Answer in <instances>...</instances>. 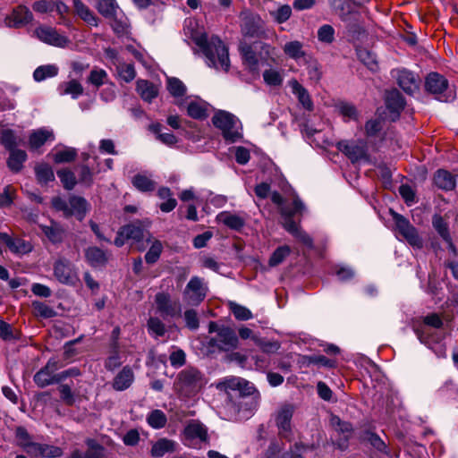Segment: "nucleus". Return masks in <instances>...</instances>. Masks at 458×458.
Masks as SVG:
<instances>
[{"mask_svg": "<svg viewBox=\"0 0 458 458\" xmlns=\"http://www.w3.org/2000/svg\"><path fill=\"white\" fill-rule=\"evenodd\" d=\"M192 39L205 55L208 66L225 72L229 70L228 49L220 38L214 36L208 38L206 34H199L193 36Z\"/></svg>", "mask_w": 458, "mask_h": 458, "instance_id": "obj_1", "label": "nucleus"}, {"mask_svg": "<svg viewBox=\"0 0 458 458\" xmlns=\"http://www.w3.org/2000/svg\"><path fill=\"white\" fill-rule=\"evenodd\" d=\"M205 383V378L199 370L188 367L178 373L174 386L180 395L190 397L199 393Z\"/></svg>", "mask_w": 458, "mask_h": 458, "instance_id": "obj_2", "label": "nucleus"}, {"mask_svg": "<svg viewBox=\"0 0 458 458\" xmlns=\"http://www.w3.org/2000/svg\"><path fill=\"white\" fill-rule=\"evenodd\" d=\"M213 124L222 131L228 142H236L242 138L240 122L236 116L226 111L216 112L212 118Z\"/></svg>", "mask_w": 458, "mask_h": 458, "instance_id": "obj_3", "label": "nucleus"}, {"mask_svg": "<svg viewBox=\"0 0 458 458\" xmlns=\"http://www.w3.org/2000/svg\"><path fill=\"white\" fill-rule=\"evenodd\" d=\"M425 89L440 101L448 102L454 98V95L451 92L446 93L448 89L447 80L437 72H431L426 77Z\"/></svg>", "mask_w": 458, "mask_h": 458, "instance_id": "obj_4", "label": "nucleus"}, {"mask_svg": "<svg viewBox=\"0 0 458 458\" xmlns=\"http://www.w3.org/2000/svg\"><path fill=\"white\" fill-rule=\"evenodd\" d=\"M208 287L202 278L192 276L183 291V301L191 306L199 305L207 296Z\"/></svg>", "mask_w": 458, "mask_h": 458, "instance_id": "obj_5", "label": "nucleus"}, {"mask_svg": "<svg viewBox=\"0 0 458 458\" xmlns=\"http://www.w3.org/2000/svg\"><path fill=\"white\" fill-rule=\"evenodd\" d=\"M183 444L191 448H198L208 441L207 428L197 420L191 421L183 430Z\"/></svg>", "mask_w": 458, "mask_h": 458, "instance_id": "obj_6", "label": "nucleus"}, {"mask_svg": "<svg viewBox=\"0 0 458 458\" xmlns=\"http://www.w3.org/2000/svg\"><path fill=\"white\" fill-rule=\"evenodd\" d=\"M239 344L235 332L228 327H221L218 334L211 337L208 345L220 351L228 352L236 349Z\"/></svg>", "mask_w": 458, "mask_h": 458, "instance_id": "obj_7", "label": "nucleus"}, {"mask_svg": "<svg viewBox=\"0 0 458 458\" xmlns=\"http://www.w3.org/2000/svg\"><path fill=\"white\" fill-rule=\"evenodd\" d=\"M33 35L41 42L56 47H65L70 43L68 38L57 31L56 29L40 25L37 27Z\"/></svg>", "mask_w": 458, "mask_h": 458, "instance_id": "obj_8", "label": "nucleus"}, {"mask_svg": "<svg viewBox=\"0 0 458 458\" xmlns=\"http://www.w3.org/2000/svg\"><path fill=\"white\" fill-rule=\"evenodd\" d=\"M54 276L63 284L74 285L79 281L74 266L65 259H59L55 262Z\"/></svg>", "mask_w": 458, "mask_h": 458, "instance_id": "obj_9", "label": "nucleus"}, {"mask_svg": "<svg viewBox=\"0 0 458 458\" xmlns=\"http://www.w3.org/2000/svg\"><path fill=\"white\" fill-rule=\"evenodd\" d=\"M392 215L399 233L407 240V242L415 248H422V240L419 236L415 227L412 226L402 215L393 211Z\"/></svg>", "mask_w": 458, "mask_h": 458, "instance_id": "obj_10", "label": "nucleus"}, {"mask_svg": "<svg viewBox=\"0 0 458 458\" xmlns=\"http://www.w3.org/2000/svg\"><path fill=\"white\" fill-rule=\"evenodd\" d=\"M337 148L344 153L352 162L369 160L367 144L363 140H342L337 143Z\"/></svg>", "mask_w": 458, "mask_h": 458, "instance_id": "obj_11", "label": "nucleus"}, {"mask_svg": "<svg viewBox=\"0 0 458 458\" xmlns=\"http://www.w3.org/2000/svg\"><path fill=\"white\" fill-rule=\"evenodd\" d=\"M294 412V407L291 404L283 405L276 414V425L281 437L291 440V420Z\"/></svg>", "mask_w": 458, "mask_h": 458, "instance_id": "obj_12", "label": "nucleus"}, {"mask_svg": "<svg viewBox=\"0 0 458 458\" xmlns=\"http://www.w3.org/2000/svg\"><path fill=\"white\" fill-rule=\"evenodd\" d=\"M33 18L32 12L26 5L20 4L5 16L4 24L8 28L19 29L30 23Z\"/></svg>", "mask_w": 458, "mask_h": 458, "instance_id": "obj_13", "label": "nucleus"}, {"mask_svg": "<svg viewBox=\"0 0 458 458\" xmlns=\"http://www.w3.org/2000/svg\"><path fill=\"white\" fill-rule=\"evenodd\" d=\"M242 31L245 36L259 37L263 29V21L259 15L244 11L241 13Z\"/></svg>", "mask_w": 458, "mask_h": 458, "instance_id": "obj_14", "label": "nucleus"}, {"mask_svg": "<svg viewBox=\"0 0 458 458\" xmlns=\"http://www.w3.org/2000/svg\"><path fill=\"white\" fill-rule=\"evenodd\" d=\"M32 9L39 14L56 13L60 18H64L69 7L61 0H38L32 4Z\"/></svg>", "mask_w": 458, "mask_h": 458, "instance_id": "obj_15", "label": "nucleus"}, {"mask_svg": "<svg viewBox=\"0 0 458 458\" xmlns=\"http://www.w3.org/2000/svg\"><path fill=\"white\" fill-rule=\"evenodd\" d=\"M157 311L163 316L174 317L180 314L181 310L176 302H174L169 293H157L155 296Z\"/></svg>", "mask_w": 458, "mask_h": 458, "instance_id": "obj_16", "label": "nucleus"}, {"mask_svg": "<svg viewBox=\"0 0 458 458\" xmlns=\"http://www.w3.org/2000/svg\"><path fill=\"white\" fill-rule=\"evenodd\" d=\"M57 369V363L55 360H49L47 365L38 371L34 376V381L39 387H45L54 383H58L57 374L55 372Z\"/></svg>", "mask_w": 458, "mask_h": 458, "instance_id": "obj_17", "label": "nucleus"}, {"mask_svg": "<svg viewBox=\"0 0 458 458\" xmlns=\"http://www.w3.org/2000/svg\"><path fill=\"white\" fill-rule=\"evenodd\" d=\"M0 241L5 243L12 253L19 256L28 254L33 249L30 242L21 238H13L6 233L0 232Z\"/></svg>", "mask_w": 458, "mask_h": 458, "instance_id": "obj_18", "label": "nucleus"}, {"mask_svg": "<svg viewBox=\"0 0 458 458\" xmlns=\"http://www.w3.org/2000/svg\"><path fill=\"white\" fill-rule=\"evenodd\" d=\"M393 76L396 78L397 83L407 94H413L419 89V83L415 75L405 69L395 70Z\"/></svg>", "mask_w": 458, "mask_h": 458, "instance_id": "obj_19", "label": "nucleus"}, {"mask_svg": "<svg viewBox=\"0 0 458 458\" xmlns=\"http://www.w3.org/2000/svg\"><path fill=\"white\" fill-rule=\"evenodd\" d=\"M177 446L178 444L175 441L162 437L152 444L150 454L154 458H161L166 454L174 453Z\"/></svg>", "mask_w": 458, "mask_h": 458, "instance_id": "obj_20", "label": "nucleus"}, {"mask_svg": "<svg viewBox=\"0 0 458 458\" xmlns=\"http://www.w3.org/2000/svg\"><path fill=\"white\" fill-rule=\"evenodd\" d=\"M150 221L145 220L143 222L137 221L131 225L122 227V233H126L127 239H131L135 242H140L146 236L145 228L148 227Z\"/></svg>", "mask_w": 458, "mask_h": 458, "instance_id": "obj_21", "label": "nucleus"}, {"mask_svg": "<svg viewBox=\"0 0 458 458\" xmlns=\"http://www.w3.org/2000/svg\"><path fill=\"white\" fill-rule=\"evenodd\" d=\"M55 140L54 132L47 128H40L31 131L29 137V145L31 150H37L47 140Z\"/></svg>", "mask_w": 458, "mask_h": 458, "instance_id": "obj_22", "label": "nucleus"}, {"mask_svg": "<svg viewBox=\"0 0 458 458\" xmlns=\"http://www.w3.org/2000/svg\"><path fill=\"white\" fill-rule=\"evenodd\" d=\"M28 454L43 458H55L60 457L63 451L58 446L35 442Z\"/></svg>", "mask_w": 458, "mask_h": 458, "instance_id": "obj_23", "label": "nucleus"}, {"mask_svg": "<svg viewBox=\"0 0 458 458\" xmlns=\"http://www.w3.org/2000/svg\"><path fill=\"white\" fill-rule=\"evenodd\" d=\"M386 108L394 114L392 119L394 120L398 117L401 110L403 109L405 103L401 93L398 90L394 89L386 93Z\"/></svg>", "mask_w": 458, "mask_h": 458, "instance_id": "obj_24", "label": "nucleus"}, {"mask_svg": "<svg viewBox=\"0 0 458 458\" xmlns=\"http://www.w3.org/2000/svg\"><path fill=\"white\" fill-rule=\"evenodd\" d=\"M435 185L445 191H453L456 186L455 177L446 170L439 169L434 175Z\"/></svg>", "mask_w": 458, "mask_h": 458, "instance_id": "obj_25", "label": "nucleus"}, {"mask_svg": "<svg viewBox=\"0 0 458 458\" xmlns=\"http://www.w3.org/2000/svg\"><path fill=\"white\" fill-rule=\"evenodd\" d=\"M136 90L140 98L148 103L157 97L159 91L157 85L146 80L137 81Z\"/></svg>", "mask_w": 458, "mask_h": 458, "instance_id": "obj_26", "label": "nucleus"}, {"mask_svg": "<svg viewBox=\"0 0 458 458\" xmlns=\"http://www.w3.org/2000/svg\"><path fill=\"white\" fill-rule=\"evenodd\" d=\"M87 201L81 197L72 196L69 199V207L67 216H75L79 220H82L87 212Z\"/></svg>", "mask_w": 458, "mask_h": 458, "instance_id": "obj_27", "label": "nucleus"}, {"mask_svg": "<svg viewBox=\"0 0 458 458\" xmlns=\"http://www.w3.org/2000/svg\"><path fill=\"white\" fill-rule=\"evenodd\" d=\"M134 380V374L132 369L125 366L117 374L113 382V387L117 391H123L131 386Z\"/></svg>", "mask_w": 458, "mask_h": 458, "instance_id": "obj_28", "label": "nucleus"}, {"mask_svg": "<svg viewBox=\"0 0 458 458\" xmlns=\"http://www.w3.org/2000/svg\"><path fill=\"white\" fill-rule=\"evenodd\" d=\"M61 96L70 95L73 99H77L83 93L82 85L76 80H71L59 84L57 88Z\"/></svg>", "mask_w": 458, "mask_h": 458, "instance_id": "obj_29", "label": "nucleus"}, {"mask_svg": "<svg viewBox=\"0 0 458 458\" xmlns=\"http://www.w3.org/2000/svg\"><path fill=\"white\" fill-rule=\"evenodd\" d=\"M284 229L287 232H289L293 236H294L298 241L303 243L305 246L312 248V238L306 232L301 230V228L294 221L286 220L284 224Z\"/></svg>", "mask_w": 458, "mask_h": 458, "instance_id": "obj_30", "label": "nucleus"}, {"mask_svg": "<svg viewBox=\"0 0 458 458\" xmlns=\"http://www.w3.org/2000/svg\"><path fill=\"white\" fill-rule=\"evenodd\" d=\"M87 261L92 267L105 266L108 260L106 253L98 247H89L85 251Z\"/></svg>", "mask_w": 458, "mask_h": 458, "instance_id": "obj_31", "label": "nucleus"}, {"mask_svg": "<svg viewBox=\"0 0 458 458\" xmlns=\"http://www.w3.org/2000/svg\"><path fill=\"white\" fill-rule=\"evenodd\" d=\"M304 209L305 206L298 197L294 198L291 206H282L280 208V213L284 220L283 225L284 226L286 220L293 221V216L297 214H301Z\"/></svg>", "mask_w": 458, "mask_h": 458, "instance_id": "obj_32", "label": "nucleus"}, {"mask_svg": "<svg viewBox=\"0 0 458 458\" xmlns=\"http://www.w3.org/2000/svg\"><path fill=\"white\" fill-rule=\"evenodd\" d=\"M217 220L233 230H240L245 225L243 217L227 211L219 213L217 215Z\"/></svg>", "mask_w": 458, "mask_h": 458, "instance_id": "obj_33", "label": "nucleus"}, {"mask_svg": "<svg viewBox=\"0 0 458 458\" xmlns=\"http://www.w3.org/2000/svg\"><path fill=\"white\" fill-rule=\"evenodd\" d=\"M289 84L292 88L293 93L297 96L303 107L307 110H312L313 103L308 91L296 80H292Z\"/></svg>", "mask_w": 458, "mask_h": 458, "instance_id": "obj_34", "label": "nucleus"}, {"mask_svg": "<svg viewBox=\"0 0 458 458\" xmlns=\"http://www.w3.org/2000/svg\"><path fill=\"white\" fill-rule=\"evenodd\" d=\"M73 6L76 13L88 24L98 26V18L93 12L81 0H73Z\"/></svg>", "mask_w": 458, "mask_h": 458, "instance_id": "obj_35", "label": "nucleus"}, {"mask_svg": "<svg viewBox=\"0 0 458 458\" xmlns=\"http://www.w3.org/2000/svg\"><path fill=\"white\" fill-rule=\"evenodd\" d=\"M27 159V154L21 149L10 150V156L7 160V165L13 172H19Z\"/></svg>", "mask_w": 458, "mask_h": 458, "instance_id": "obj_36", "label": "nucleus"}, {"mask_svg": "<svg viewBox=\"0 0 458 458\" xmlns=\"http://www.w3.org/2000/svg\"><path fill=\"white\" fill-rule=\"evenodd\" d=\"M96 8L106 18L116 17L119 6L115 0H97Z\"/></svg>", "mask_w": 458, "mask_h": 458, "instance_id": "obj_37", "label": "nucleus"}, {"mask_svg": "<svg viewBox=\"0 0 458 458\" xmlns=\"http://www.w3.org/2000/svg\"><path fill=\"white\" fill-rule=\"evenodd\" d=\"M187 114L194 119H204L208 116L207 105L200 100H192L186 106Z\"/></svg>", "mask_w": 458, "mask_h": 458, "instance_id": "obj_38", "label": "nucleus"}, {"mask_svg": "<svg viewBox=\"0 0 458 458\" xmlns=\"http://www.w3.org/2000/svg\"><path fill=\"white\" fill-rule=\"evenodd\" d=\"M283 49H284V54L288 57H290L295 61H298L301 58H303L306 55L305 51L303 50V44L298 40L287 42L284 46Z\"/></svg>", "mask_w": 458, "mask_h": 458, "instance_id": "obj_39", "label": "nucleus"}, {"mask_svg": "<svg viewBox=\"0 0 458 458\" xmlns=\"http://www.w3.org/2000/svg\"><path fill=\"white\" fill-rule=\"evenodd\" d=\"M41 229L51 242L59 243L63 242L64 231L58 225L53 223L51 225L42 226Z\"/></svg>", "mask_w": 458, "mask_h": 458, "instance_id": "obj_40", "label": "nucleus"}, {"mask_svg": "<svg viewBox=\"0 0 458 458\" xmlns=\"http://www.w3.org/2000/svg\"><path fill=\"white\" fill-rule=\"evenodd\" d=\"M58 67L55 64H47L38 66L33 72V78L36 81H42L47 78H53L58 74Z\"/></svg>", "mask_w": 458, "mask_h": 458, "instance_id": "obj_41", "label": "nucleus"}, {"mask_svg": "<svg viewBox=\"0 0 458 458\" xmlns=\"http://www.w3.org/2000/svg\"><path fill=\"white\" fill-rule=\"evenodd\" d=\"M37 180L41 184H47L55 180L52 167L47 164H39L35 167Z\"/></svg>", "mask_w": 458, "mask_h": 458, "instance_id": "obj_42", "label": "nucleus"}, {"mask_svg": "<svg viewBox=\"0 0 458 458\" xmlns=\"http://www.w3.org/2000/svg\"><path fill=\"white\" fill-rule=\"evenodd\" d=\"M433 227L441 236V238L449 243L452 244V239L449 233V228L447 223L443 219V217L439 215H435L432 219Z\"/></svg>", "mask_w": 458, "mask_h": 458, "instance_id": "obj_43", "label": "nucleus"}, {"mask_svg": "<svg viewBox=\"0 0 458 458\" xmlns=\"http://www.w3.org/2000/svg\"><path fill=\"white\" fill-rule=\"evenodd\" d=\"M15 437L17 439V445L29 454L31 449V445H33L35 442L32 441L27 429L23 427H18L15 430Z\"/></svg>", "mask_w": 458, "mask_h": 458, "instance_id": "obj_44", "label": "nucleus"}, {"mask_svg": "<svg viewBox=\"0 0 458 458\" xmlns=\"http://www.w3.org/2000/svg\"><path fill=\"white\" fill-rule=\"evenodd\" d=\"M161 128L162 125L158 123H152L148 127L149 131L156 134L157 139L159 140L162 143L167 146L174 145L177 142L176 137L170 132L162 133Z\"/></svg>", "mask_w": 458, "mask_h": 458, "instance_id": "obj_45", "label": "nucleus"}, {"mask_svg": "<svg viewBox=\"0 0 458 458\" xmlns=\"http://www.w3.org/2000/svg\"><path fill=\"white\" fill-rule=\"evenodd\" d=\"M147 422L151 428L159 429L165 426L167 418L161 410H154L147 416Z\"/></svg>", "mask_w": 458, "mask_h": 458, "instance_id": "obj_46", "label": "nucleus"}, {"mask_svg": "<svg viewBox=\"0 0 458 458\" xmlns=\"http://www.w3.org/2000/svg\"><path fill=\"white\" fill-rule=\"evenodd\" d=\"M133 186L140 191H152L156 182L145 174H137L132 179Z\"/></svg>", "mask_w": 458, "mask_h": 458, "instance_id": "obj_47", "label": "nucleus"}, {"mask_svg": "<svg viewBox=\"0 0 458 458\" xmlns=\"http://www.w3.org/2000/svg\"><path fill=\"white\" fill-rule=\"evenodd\" d=\"M147 327L148 334L155 338L165 335L166 332L165 324L158 318H149Z\"/></svg>", "mask_w": 458, "mask_h": 458, "instance_id": "obj_48", "label": "nucleus"}, {"mask_svg": "<svg viewBox=\"0 0 458 458\" xmlns=\"http://www.w3.org/2000/svg\"><path fill=\"white\" fill-rule=\"evenodd\" d=\"M167 89L175 98H180L186 93V86L183 82L174 77L167 79Z\"/></svg>", "mask_w": 458, "mask_h": 458, "instance_id": "obj_49", "label": "nucleus"}, {"mask_svg": "<svg viewBox=\"0 0 458 458\" xmlns=\"http://www.w3.org/2000/svg\"><path fill=\"white\" fill-rule=\"evenodd\" d=\"M108 75L107 72L100 68H94L91 70L89 76L88 78V82L95 86L96 88H99L102 85L107 83Z\"/></svg>", "mask_w": 458, "mask_h": 458, "instance_id": "obj_50", "label": "nucleus"}, {"mask_svg": "<svg viewBox=\"0 0 458 458\" xmlns=\"http://www.w3.org/2000/svg\"><path fill=\"white\" fill-rule=\"evenodd\" d=\"M291 253V249L287 245H283L275 250L268 260L270 267L280 265Z\"/></svg>", "mask_w": 458, "mask_h": 458, "instance_id": "obj_51", "label": "nucleus"}, {"mask_svg": "<svg viewBox=\"0 0 458 458\" xmlns=\"http://www.w3.org/2000/svg\"><path fill=\"white\" fill-rule=\"evenodd\" d=\"M357 55L359 60L363 63L370 71H376L377 69V62L373 53L365 48H360L357 50Z\"/></svg>", "mask_w": 458, "mask_h": 458, "instance_id": "obj_52", "label": "nucleus"}, {"mask_svg": "<svg viewBox=\"0 0 458 458\" xmlns=\"http://www.w3.org/2000/svg\"><path fill=\"white\" fill-rule=\"evenodd\" d=\"M274 21L279 24L288 21L292 15V8L289 4H282L277 9L269 12Z\"/></svg>", "mask_w": 458, "mask_h": 458, "instance_id": "obj_53", "label": "nucleus"}, {"mask_svg": "<svg viewBox=\"0 0 458 458\" xmlns=\"http://www.w3.org/2000/svg\"><path fill=\"white\" fill-rule=\"evenodd\" d=\"M119 77L125 82H130L136 77V72L132 64H116Z\"/></svg>", "mask_w": 458, "mask_h": 458, "instance_id": "obj_54", "label": "nucleus"}, {"mask_svg": "<svg viewBox=\"0 0 458 458\" xmlns=\"http://www.w3.org/2000/svg\"><path fill=\"white\" fill-rule=\"evenodd\" d=\"M229 309L238 320H249L252 318L251 311L245 306L240 305L236 302L230 301Z\"/></svg>", "mask_w": 458, "mask_h": 458, "instance_id": "obj_55", "label": "nucleus"}, {"mask_svg": "<svg viewBox=\"0 0 458 458\" xmlns=\"http://www.w3.org/2000/svg\"><path fill=\"white\" fill-rule=\"evenodd\" d=\"M32 307L36 316L38 317L50 318L56 315L55 310L52 307L41 301H33Z\"/></svg>", "mask_w": 458, "mask_h": 458, "instance_id": "obj_56", "label": "nucleus"}, {"mask_svg": "<svg viewBox=\"0 0 458 458\" xmlns=\"http://www.w3.org/2000/svg\"><path fill=\"white\" fill-rule=\"evenodd\" d=\"M254 343L265 353H276L281 347V344L278 341H270L260 337L254 338Z\"/></svg>", "mask_w": 458, "mask_h": 458, "instance_id": "obj_57", "label": "nucleus"}, {"mask_svg": "<svg viewBox=\"0 0 458 458\" xmlns=\"http://www.w3.org/2000/svg\"><path fill=\"white\" fill-rule=\"evenodd\" d=\"M77 151L73 148L66 147L61 150H58L54 155V161L57 164L68 163L75 159Z\"/></svg>", "mask_w": 458, "mask_h": 458, "instance_id": "obj_58", "label": "nucleus"}, {"mask_svg": "<svg viewBox=\"0 0 458 458\" xmlns=\"http://www.w3.org/2000/svg\"><path fill=\"white\" fill-rule=\"evenodd\" d=\"M57 175L66 190H72L76 185V178L74 174L69 169H62L57 171Z\"/></svg>", "mask_w": 458, "mask_h": 458, "instance_id": "obj_59", "label": "nucleus"}, {"mask_svg": "<svg viewBox=\"0 0 458 458\" xmlns=\"http://www.w3.org/2000/svg\"><path fill=\"white\" fill-rule=\"evenodd\" d=\"M263 79L269 86H279L283 82L281 72L276 69H268L263 72Z\"/></svg>", "mask_w": 458, "mask_h": 458, "instance_id": "obj_60", "label": "nucleus"}, {"mask_svg": "<svg viewBox=\"0 0 458 458\" xmlns=\"http://www.w3.org/2000/svg\"><path fill=\"white\" fill-rule=\"evenodd\" d=\"M318 38L320 42L330 44L335 39V30L331 25H322L318 30Z\"/></svg>", "mask_w": 458, "mask_h": 458, "instance_id": "obj_61", "label": "nucleus"}, {"mask_svg": "<svg viewBox=\"0 0 458 458\" xmlns=\"http://www.w3.org/2000/svg\"><path fill=\"white\" fill-rule=\"evenodd\" d=\"M162 252V244L159 241H155L145 255L147 263L153 264L157 261Z\"/></svg>", "mask_w": 458, "mask_h": 458, "instance_id": "obj_62", "label": "nucleus"}, {"mask_svg": "<svg viewBox=\"0 0 458 458\" xmlns=\"http://www.w3.org/2000/svg\"><path fill=\"white\" fill-rule=\"evenodd\" d=\"M240 52L243 60L250 66H255L258 64L256 54L252 47L247 44L240 46Z\"/></svg>", "mask_w": 458, "mask_h": 458, "instance_id": "obj_63", "label": "nucleus"}, {"mask_svg": "<svg viewBox=\"0 0 458 458\" xmlns=\"http://www.w3.org/2000/svg\"><path fill=\"white\" fill-rule=\"evenodd\" d=\"M227 386L233 389H238L241 391L247 392L248 394L253 389L252 385H250L245 379L240 377H233L227 380Z\"/></svg>", "mask_w": 458, "mask_h": 458, "instance_id": "obj_64", "label": "nucleus"}]
</instances>
